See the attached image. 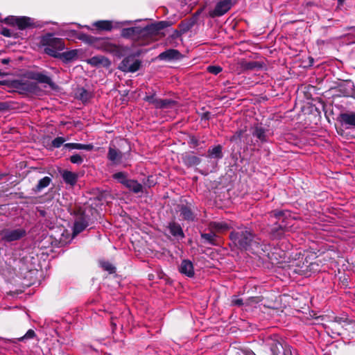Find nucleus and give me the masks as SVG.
<instances>
[{"instance_id": "nucleus-1", "label": "nucleus", "mask_w": 355, "mask_h": 355, "mask_svg": "<svg viewBox=\"0 0 355 355\" xmlns=\"http://www.w3.org/2000/svg\"><path fill=\"white\" fill-rule=\"evenodd\" d=\"M159 29L157 25L152 24L144 28L139 26L123 28L121 36L138 42L139 45H146L153 40Z\"/></svg>"}, {"instance_id": "nucleus-2", "label": "nucleus", "mask_w": 355, "mask_h": 355, "mask_svg": "<svg viewBox=\"0 0 355 355\" xmlns=\"http://www.w3.org/2000/svg\"><path fill=\"white\" fill-rule=\"evenodd\" d=\"M230 239L238 241L239 245L245 250L258 248L260 244V239L253 234L250 230L234 231L231 232Z\"/></svg>"}, {"instance_id": "nucleus-3", "label": "nucleus", "mask_w": 355, "mask_h": 355, "mask_svg": "<svg viewBox=\"0 0 355 355\" xmlns=\"http://www.w3.org/2000/svg\"><path fill=\"white\" fill-rule=\"evenodd\" d=\"M40 44L44 48V51L53 58H56L59 52L65 47L63 40L54 37L53 34L42 36Z\"/></svg>"}, {"instance_id": "nucleus-4", "label": "nucleus", "mask_w": 355, "mask_h": 355, "mask_svg": "<svg viewBox=\"0 0 355 355\" xmlns=\"http://www.w3.org/2000/svg\"><path fill=\"white\" fill-rule=\"evenodd\" d=\"M91 42L96 48L100 50L115 53L119 55H122L123 53L128 50V48L111 43L107 39L92 38L91 39Z\"/></svg>"}, {"instance_id": "nucleus-5", "label": "nucleus", "mask_w": 355, "mask_h": 355, "mask_svg": "<svg viewBox=\"0 0 355 355\" xmlns=\"http://www.w3.org/2000/svg\"><path fill=\"white\" fill-rule=\"evenodd\" d=\"M26 232L24 228H6L0 231V236L1 241L12 242L19 240L26 235Z\"/></svg>"}, {"instance_id": "nucleus-6", "label": "nucleus", "mask_w": 355, "mask_h": 355, "mask_svg": "<svg viewBox=\"0 0 355 355\" xmlns=\"http://www.w3.org/2000/svg\"><path fill=\"white\" fill-rule=\"evenodd\" d=\"M141 61L135 56L125 58L119 66V69L124 72H135L139 69Z\"/></svg>"}, {"instance_id": "nucleus-7", "label": "nucleus", "mask_w": 355, "mask_h": 355, "mask_svg": "<svg viewBox=\"0 0 355 355\" xmlns=\"http://www.w3.org/2000/svg\"><path fill=\"white\" fill-rule=\"evenodd\" d=\"M4 21L10 25L17 26L19 29H25L33 24V19L28 17L9 16Z\"/></svg>"}, {"instance_id": "nucleus-8", "label": "nucleus", "mask_w": 355, "mask_h": 355, "mask_svg": "<svg viewBox=\"0 0 355 355\" xmlns=\"http://www.w3.org/2000/svg\"><path fill=\"white\" fill-rule=\"evenodd\" d=\"M144 100L159 109L171 108L176 105V102L173 100L157 98L155 97V95L146 96Z\"/></svg>"}, {"instance_id": "nucleus-9", "label": "nucleus", "mask_w": 355, "mask_h": 355, "mask_svg": "<svg viewBox=\"0 0 355 355\" xmlns=\"http://www.w3.org/2000/svg\"><path fill=\"white\" fill-rule=\"evenodd\" d=\"M231 0H220L215 6V8L209 12L211 17H220L225 15L232 7Z\"/></svg>"}, {"instance_id": "nucleus-10", "label": "nucleus", "mask_w": 355, "mask_h": 355, "mask_svg": "<svg viewBox=\"0 0 355 355\" xmlns=\"http://www.w3.org/2000/svg\"><path fill=\"white\" fill-rule=\"evenodd\" d=\"M271 217L282 222H288L291 220H297L295 214H291L288 210H274L271 212Z\"/></svg>"}, {"instance_id": "nucleus-11", "label": "nucleus", "mask_w": 355, "mask_h": 355, "mask_svg": "<svg viewBox=\"0 0 355 355\" xmlns=\"http://www.w3.org/2000/svg\"><path fill=\"white\" fill-rule=\"evenodd\" d=\"M338 121L346 129L355 128V113H341L338 116Z\"/></svg>"}, {"instance_id": "nucleus-12", "label": "nucleus", "mask_w": 355, "mask_h": 355, "mask_svg": "<svg viewBox=\"0 0 355 355\" xmlns=\"http://www.w3.org/2000/svg\"><path fill=\"white\" fill-rule=\"evenodd\" d=\"M270 350L272 355H291L289 346H284L279 340H272L270 343Z\"/></svg>"}, {"instance_id": "nucleus-13", "label": "nucleus", "mask_w": 355, "mask_h": 355, "mask_svg": "<svg viewBox=\"0 0 355 355\" xmlns=\"http://www.w3.org/2000/svg\"><path fill=\"white\" fill-rule=\"evenodd\" d=\"M107 159L114 165H118L122 163L123 154L114 146H110L107 153Z\"/></svg>"}, {"instance_id": "nucleus-14", "label": "nucleus", "mask_w": 355, "mask_h": 355, "mask_svg": "<svg viewBox=\"0 0 355 355\" xmlns=\"http://www.w3.org/2000/svg\"><path fill=\"white\" fill-rule=\"evenodd\" d=\"M179 271L180 273L189 277H193L195 274L193 264L189 259H184L182 261L179 266Z\"/></svg>"}, {"instance_id": "nucleus-15", "label": "nucleus", "mask_w": 355, "mask_h": 355, "mask_svg": "<svg viewBox=\"0 0 355 355\" xmlns=\"http://www.w3.org/2000/svg\"><path fill=\"white\" fill-rule=\"evenodd\" d=\"M67 227L62 226L60 228L61 234L60 240L61 242L67 243L70 242L75 236L73 235V229L71 227V223H67Z\"/></svg>"}, {"instance_id": "nucleus-16", "label": "nucleus", "mask_w": 355, "mask_h": 355, "mask_svg": "<svg viewBox=\"0 0 355 355\" xmlns=\"http://www.w3.org/2000/svg\"><path fill=\"white\" fill-rule=\"evenodd\" d=\"M86 62L93 67H108L110 64V60L103 55L94 56L87 59Z\"/></svg>"}, {"instance_id": "nucleus-17", "label": "nucleus", "mask_w": 355, "mask_h": 355, "mask_svg": "<svg viewBox=\"0 0 355 355\" xmlns=\"http://www.w3.org/2000/svg\"><path fill=\"white\" fill-rule=\"evenodd\" d=\"M183 163L188 167L197 166L200 163V159L192 153H186L182 155Z\"/></svg>"}, {"instance_id": "nucleus-18", "label": "nucleus", "mask_w": 355, "mask_h": 355, "mask_svg": "<svg viewBox=\"0 0 355 355\" xmlns=\"http://www.w3.org/2000/svg\"><path fill=\"white\" fill-rule=\"evenodd\" d=\"M267 132L268 130L266 128L257 125L253 128L252 134L260 141L265 142L267 141Z\"/></svg>"}, {"instance_id": "nucleus-19", "label": "nucleus", "mask_w": 355, "mask_h": 355, "mask_svg": "<svg viewBox=\"0 0 355 355\" xmlns=\"http://www.w3.org/2000/svg\"><path fill=\"white\" fill-rule=\"evenodd\" d=\"M168 224V231L171 234L178 239H182L184 237L182 229L178 223Z\"/></svg>"}, {"instance_id": "nucleus-20", "label": "nucleus", "mask_w": 355, "mask_h": 355, "mask_svg": "<svg viewBox=\"0 0 355 355\" xmlns=\"http://www.w3.org/2000/svg\"><path fill=\"white\" fill-rule=\"evenodd\" d=\"M62 178L65 183L73 186L78 180V175L76 173L69 171H64L62 174Z\"/></svg>"}, {"instance_id": "nucleus-21", "label": "nucleus", "mask_w": 355, "mask_h": 355, "mask_svg": "<svg viewBox=\"0 0 355 355\" xmlns=\"http://www.w3.org/2000/svg\"><path fill=\"white\" fill-rule=\"evenodd\" d=\"M78 55V50H71L63 53H60L56 58H60L65 62H69L74 60Z\"/></svg>"}, {"instance_id": "nucleus-22", "label": "nucleus", "mask_w": 355, "mask_h": 355, "mask_svg": "<svg viewBox=\"0 0 355 355\" xmlns=\"http://www.w3.org/2000/svg\"><path fill=\"white\" fill-rule=\"evenodd\" d=\"M179 55L180 53L178 51L175 49H169L160 53L159 58L161 60H171L178 59Z\"/></svg>"}, {"instance_id": "nucleus-23", "label": "nucleus", "mask_w": 355, "mask_h": 355, "mask_svg": "<svg viewBox=\"0 0 355 355\" xmlns=\"http://www.w3.org/2000/svg\"><path fill=\"white\" fill-rule=\"evenodd\" d=\"M64 147L69 149H78L85 150H92L94 148V146L92 144H83L78 143H67L64 144Z\"/></svg>"}, {"instance_id": "nucleus-24", "label": "nucleus", "mask_w": 355, "mask_h": 355, "mask_svg": "<svg viewBox=\"0 0 355 355\" xmlns=\"http://www.w3.org/2000/svg\"><path fill=\"white\" fill-rule=\"evenodd\" d=\"M125 187L135 193L141 192L143 189L142 185L137 181L130 179H128V180L126 182Z\"/></svg>"}, {"instance_id": "nucleus-25", "label": "nucleus", "mask_w": 355, "mask_h": 355, "mask_svg": "<svg viewBox=\"0 0 355 355\" xmlns=\"http://www.w3.org/2000/svg\"><path fill=\"white\" fill-rule=\"evenodd\" d=\"M208 157L214 159H221L223 157L222 146L218 145L208 150Z\"/></svg>"}, {"instance_id": "nucleus-26", "label": "nucleus", "mask_w": 355, "mask_h": 355, "mask_svg": "<svg viewBox=\"0 0 355 355\" xmlns=\"http://www.w3.org/2000/svg\"><path fill=\"white\" fill-rule=\"evenodd\" d=\"M94 26L98 29L103 31H111L112 25L110 21H97L94 23Z\"/></svg>"}, {"instance_id": "nucleus-27", "label": "nucleus", "mask_w": 355, "mask_h": 355, "mask_svg": "<svg viewBox=\"0 0 355 355\" xmlns=\"http://www.w3.org/2000/svg\"><path fill=\"white\" fill-rule=\"evenodd\" d=\"M51 182V179L49 177H44L42 179H41L38 184L36 185L35 188L34 189V191L35 192H39L43 189L47 187L50 182Z\"/></svg>"}, {"instance_id": "nucleus-28", "label": "nucleus", "mask_w": 355, "mask_h": 355, "mask_svg": "<svg viewBox=\"0 0 355 355\" xmlns=\"http://www.w3.org/2000/svg\"><path fill=\"white\" fill-rule=\"evenodd\" d=\"M76 94L77 97L83 102L87 101L92 96L90 92L84 88L78 89Z\"/></svg>"}, {"instance_id": "nucleus-29", "label": "nucleus", "mask_w": 355, "mask_h": 355, "mask_svg": "<svg viewBox=\"0 0 355 355\" xmlns=\"http://www.w3.org/2000/svg\"><path fill=\"white\" fill-rule=\"evenodd\" d=\"M180 216L185 220H193V216L190 209L187 207H182L180 209Z\"/></svg>"}, {"instance_id": "nucleus-30", "label": "nucleus", "mask_w": 355, "mask_h": 355, "mask_svg": "<svg viewBox=\"0 0 355 355\" xmlns=\"http://www.w3.org/2000/svg\"><path fill=\"white\" fill-rule=\"evenodd\" d=\"M87 227V223H71V227L73 229V235L75 236L83 232Z\"/></svg>"}, {"instance_id": "nucleus-31", "label": "nucleus", "mask_w": 355, "mask_h": 355, "mask_svg": "<svg viewBox=\"0 0 355 355\" xmlns=\"http://www.w3.org/2000/svg\"><path fill=\"white\" fill-rule=\"evenodd\" d=\"M35 79L40 83H46L49 85H51L53 84V82H52V80L51 79V78L44 73H37L35 75Z\"/></svg>"}, {"instance_id": "nucleus-32", "label": "nucleus", "mask_w": 355, "mask_h": 355, "mask_svg": "<svg viewBox=\"0 0 355 355\" xmlns=\"http://www.w3.org/2000/svg\"><path fill=\"white\" fill-rule=\"evenodd\" d=\"M113 178L124 186L128 180L127 178V174L124 172L116 173L113 175Z\"/></svg>"}, {"instance_id": "nucleus-33", "label": "nucleus", "mask_w": 355, "mask_h": 355, "mask_svg": "<svg viewBox=\"0 0 355 355\" xmlns=\"http://www.w3.org/2000/svg\"><path fill=\"white\" fill-rule=\"evenodd\" d=\"M241 65L244 69H247V70L254 69L255 68L261 67V64L259 62H254V61H251V62L243 61V62H242Z\"/></svg>"}, {"instance_id": "nucleus-34", "label": "nucleus", "mask_w": 355, "mask_h": 355, "mask_svg": "<svg viewBox=\"0 0 355 355\" xmlns=\"http://www.w3.org/2000/svg\"><path fill=\"white\" fill-rule=\"evenodd\" d=\"M101 266L103 270L109 272L110 273L115 272V267L108 261H101Z\"/></svg>"}, {"instance_id": "nucleus-35", "label": "nucleus", "mask_w": 355, "mask_h": 355, "mask_svg": "<svg viewBox=\"0 0 355 355\" xmlns=\"http://www.w3.org/2000/svg\"><path fill=\"white\" fill-rule=\"evenodd\" d=\"M215 234L213 232L203 233L201 234V237L205 239L209 243H214Z\"/></svg>"}, {"instance_id": "nucleus-36", "label": "nucleus", "mask_w": 355, "mask_h": 355, "mask_svg": "<svg viewBox=\"0 0 355 355\" xmlns=\"http://www.w3.org/2000/svg\"><path fill=\"white\" fill-rule=\"evenodd\" d=\"M70 161L73 164H81L83 162V157L79 154H74L70 157Z\"/></svg>"}, {"instance_id": "nucleus-37", "label": "nucleus", "mask_w": 355, "mask_h": 355, "mask_svg": "<svg viewBox=\"0 0 355 355\" xmlns=\"http://www.w3.org/2000/svg\"><path fill=\"white\" fill-rule=\"evenodd\" d=\"M64 141L65 139L63 137H58L52 141V146L55 148H59Z\"/></svg>"}, {"instance_id": "nucleus-38", "label": "nucleus", "mask_w": 355, "mask_h": 355, "mask_svg": "<svg viewBox=\"0 0 355 355\" xmlns=\"http://www.w3.org/2000/svg\"><path fill=\"white\" fill-rule=\"evenodd\" d=\"M35 336V331L32 329H29L24 336L19 338V340L23 341L24 340L31 339V338H34Z\"/></svg>"}, {"instance_id": "nucleus-39", "label": "nucleus", "mask_w": 355, "mask_h": 355, "mask_svg": "<svg viewBox=\"0 0 355 355\" xmlns=\"http://www.w3.org/2000/svg\"><path fill=\"white\" fill-rule=\"evenodd\" d=\"M207 71L212 74L217 75L222 71V68L219 66H209L207 67Z\"/></svg>"}, {"instance_id": "nucleus-40", "label": "nucleus", "mask_w": 355, "mask_h": 355, "mask_svg": "<svg viewBox=\"0 0 355 355\" xmlns=\"http://www.w3.org/2000/svg\"><path fill=\"white\" fill-rule=\"evenodd\" d=\"M243 132V130L237 131L234 135H232L230 140L232 141H235L238 139H240Z\"/></svg>"}, {"instance_id": "nucleus-41", "label": "nucleus", "mask_w": 355, "mask_h": 355, "mask_svg": "<svg viewBox=\"0 0 355 355\" xmlns=\"http://www.w3.org/2000/svg\"><path fill=\"white\" fill-rule=\"evenodd\" d=\"M284 230L282 227L279 226V229H277L275 232H272V235L275 237H279L283 235Z\"/></svg>"}, {"instance_id": "nucleus-42", "label": "nucleus", "mask_w": 355, "mask_h": 355, "mask_svg": "<svg viewBox=\"0 0 355 355\" xmlns=\"http://www.w3.org/2000/svg\"><path fill=\"white\" fill-rule=\"evenodd\" d=\"M189 144H191L193 147L198 146V140L197 138L192 137L190 138Z\"/></svg>"}, {"instance_id": "nucleus-43", "label": "nucleus", "mask_w": 355, "mask_h": 355, "mask_svg": "<svg viewBox=\"0 0 355 355\" xmlns=\"http://www.w3.org/2000/svg\"><path fill=\"white\" fill-rule=\"evenodd\" d=\"M1 33H2L3 35L6 36V37H10L11 36L10 31L9 29H7V28H3L2 31H1Z\"/></svg>"}, {"instance_id": "nucleus-44", "label": "nucleus", "mask_w": 355, "mask_h": 355, "mask_svg": "<svg viewBox=\"0 0 355 355\" xmlns=\"http://www.w3.org/2000/svg\"><path fill=\"white\" fill-rule=\"evenodd\" d=\"M234 305L241 306L243 304V300L241 299H235L232 300Z\"/></svg>"}, {"instance_id": "nucleus-45", "label": "nucleus", "mask_w": 355, "mask_h": 355, "mask_svg": "<svg viewBox=\"0 0 355 355\" xmlns=\"http://www.w3.org/2000/svg\"><path fill=\"white\" fill-rule=\"evenodd\" d=\"M216 227L220 228V229H223V228L227 229L228 228L227 223H224V225H223V223H217Z\"/></svg>"}, {"instance_id": "nucleus-46", "label": "nucleus", "mask_w": 355, "mask_h": 355, "mask_svg": "<svg viewBox=\"0 0 355 355\" xmlns=\"http://www.w3.org/2000/svg\"><path fill=\"white\" fill-rule=\"evenodd\" d=\"M6 105L4 103H0V110L6 109Z\"/></svg>"}, {"instance_id": "nucleus-47", "label": "nucleus", "mask_w": 355, "mask_h": 355, "mask_svg": "<svg viewBox=\"0 0 355 355\" xmlns=\"http://www.w3.org/2000/svg\"><path fill=\"white\" fill-rule=\"evenodd\" d=\"M8 62H9V60H8V59H3V60H1V62H2L3 64H8Z\"/></svg>"}, {"instance_id": "nucleus-48", "label": "nucleus", "mask_w": 355, "mask_h": 355, "mask_svg": "<svg viewBox=\"0 0 355 355\" xmlns=\"http://www.w3.org/2000/svg\"><path fill=\"white\" fill-rule=\"evenodd\" d=\"M208 114H209L208 113H206V114H204V117H205V119H209Z\"/></svg>"}, {"instance_id": "nucleus-49", "label": "nucleus", "mask_w": 355, "mask_h": 355, "mask_svg": "<svg viewBox=\"0 0 355 355\" xmlns=\"http://www.w3.org/2000/svg\"><path fill=\"white\" fill-rule=\"evenodd\" d=\"M338 3L340 5H342L345 0H338Z\"/></svg>"}, {"instance_id": "nucleus-50", "label": "nucleus", "mask_w": 355, "mask_h": 355, "mask_svg": "<svg viewBox=\"0 0 355 355\" xmlns=\"http://www.w3.org/2000/svg\"><path fill=\"white\" fill-rule=\"evenodd\" d=\"M5 76V73L1 71V70L0 69V76Z\"/></svg>"}, {"instance_id": "nucleus-51", "label": "nucleus", "mask_w": 355, "mask_h": 355, "mask_svg": "<svg viewBox=\"0 0 355 355\" xmlns=\"http://www.w3.org/2000/svg\"><path fill=\"white\" fill-rule=\"evenodd\" d=\"M277 228L276 227H273V229H272V231H274V230H276Z\"/></svg>"}, {"instance_id": "nucleus-52", "label": "nucleus", "mask_w": 355, "mask_h": 355, "mask_svg": "<svg viewBox=\"0 0 355 355\" xmlns=\"http://www.w3.org/2000/svg\"><path fill=\"white\" fill-rule=\"evenodd\" d=\"M277 228L276 227H273V229H272V231H274V230H276Z\"/></svg>"}]
</instances>
